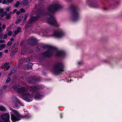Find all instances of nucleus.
I'll return each instance as SVG.
<instances>
[{
    "label": "nucleus",
    "instance_id": "1",
    "mask_svg": "<svg viewBox=\"0 0 122 122\" xmlns=\"http://www.w3.org/2000/svg\"><path fill=\"white\" fill-rule=\"evenodd\" d=\"M61 5L58 3H55L49 6L47 9V15H48L47 21L48 23L55 27H58L60 24L58 23L54 17L53 13L60 9Z\"/></svg>",
    "mask_w": 122,
    "mask_h": 122
},
{
    "label": "nucleus",
    "instance_id": "2",
    "mask_svg": "<svg viewBox=\"0 0 122 122\" xmlns=\"http://www.w3.org/2000/svg\"><path fill=\"white\" fill-rule=\"evenodd\" d=\"M44 48H47L49 49L48 51L45 52L41 54L40 59H41V58L49 56L52 55H54L58 56L64 57L66 55L65 53L62 51H58L55 47L53 46L45 45Z\"/></svg>",
    "mask_w": 122,
    "mask_h": 122
},
{
    "label": "nucleus",
    "instance_id": "3",
    "mask_svg": "<svg viewBox=\"0 0 122 122\" xmlns=\"http://www.w3.org/2000/svg\"><path fill=\"white\" fill-rule=\"evenodd\" d=\"M13 88L19 93L22 94L21 97L23 99L27 102H30L33 100V95L28 92V89L25 87H21L20 86H14Z\"/></svg>",
    "mask_w": 122,
    "mask_h": 122
},
{
    "label": "nucleus",
    "instance_id": "4",
    "mask_svg": "<svg viewBox=\"0 0 122 122\" xmlns=\"http://www.w3.org/2000/svg\"><path fill=\"white\" fill-rule=\"evenodd\" d=\"M11 119L12 122H15L20 120L22 117L19 112L12 108L10 109Z\"/></svg>",
    "mask_w": 122,
    "mask_h": 122
},
{
    "label": "nucleus",
    "instance_id": "5",
    "mask_svg": "<svg viewBox=\"0 0 122 122\" xmlns=\"http://www.w3.org/2000/svg\"><path fill=\"white\" fill-rule=\"evenodd\" d=\"M72 14L71 19L73 22H75L78 20L79 18V13L75 9L73 8L71 10Z\"/></svg>",
    "mask_w": 122,
    "mask_h": 122
},
{
    "label": "nucleus",
    "instance_id": "6",
    "mask_svg": "<svg viewBox=\"0 0 122 122\" xmlns=\"http://www.w3.org/2000/svg\"><path fill=\"white\" fill-rule=\"evenodd\" d=\"M64 65L63 64L59 63L56 64L54 67V71L57 74L60 73L61 71H64Z\"/></svg>",
    "mask_w": 122,
    "mask_h": 122
},
{
    "label": "nucleus",
    "instance_id": "7",
    "mask_svg": "<svg viewBox=\"0 0 122 122\" xmlns=\"http://www.w3.org/2000/svg\"><path fill=\"white\" fill-rule=\"evenodd\" d=\"M65 35V33L62 30L59 29L54 31L53 35L56 37L60 38Z\"/></svg>",
    "mask_w": 122,
    "mask_h": 122
},
{
    "label": "nucleus",
    "instance_id": "8",
    "mask_svg": "<svg viewBox=\"0 0 122 122\" xmlns=\"http://www.w3.org/2000/svg\"><path fill=\"white\" fill-rule=\"evenodd\" d=\"M10 115L8 113H5L0 116V118L5 122H10Z\"/></svg>",
    "mask_w": 122,
    "mask_h": 122
},
{
    "label": "nucleus",
    "instance_id": "9",
    "mask_svg": "<svg viewBox=\"0 0 122 122\" xmlns=\"http://www.w3.org/2000/svg\"><path fill=\"white\" fill-rule=\"evenodd\" d=\"M6 15V18L7 19H9L11 17V14H7L6 12H4L2 9H0V18Z\"/></svg>",
    "mask_w": 122,
    "mask_h": 122
},
{
    "label": "nucleus",
    "instance_id": "10",
    "mask_svg": "<svg viewBox=\"0 0 122 122\" xmlns=\"http://www.w3.org/2000/svg\"><path fill=\"white\" fill-rule=\"evenodd\" d=\"M14 102V104L15 106L17 108H19L18 105H19L22 106H23V104L17 99L15 97L12 98Z\"/></svg>",
    "mask_w": 122,
    "mask_h": 122
},
{
    "label": "nucleus",
    "instance_id": "11",
    "mask_svg": "<svg viewBox=\"0 0 122 122\" xmlns=\"http://www.w3.org/2000/svg\"><path fill=\"white\" fill-rule=\"evenodd\" d=\"M44 87L43 86L41 85L36 86L35 87H32L31 88L30 91H31L32 92H36L37 89H42Z\"/></svg>",
    "mask_w": 122,
    "mask_h": 122
},
{
    "label": "nucleus",
    "instance_id": "12",
    "mask_svg": "<svg viewBox=\"0 0 122 122\" xmlns=\"http://www.w3.org/2000/svg\"><path fill=\"white\" fill-rule=\"evenodd\" d=\"M28 41L30 44L34 45L36 43V40L35 38L32 37L30 38Z\"/></svg>",
    "mask_w": 122,
    "mask_h": 122
},
{
    "label": "nucleus",
    "instance_id": "13",
    "mask_svg": "<svg viewBox=\"0 0 122 122\" xmlns=\"http://www.w3.org/2000/svg\"><path fill=\"white\" fill-rule=\"evenodd\" d=\"M15 30L14 33L13 34V36H14L16 34H18L19 32L20 31L21 29L20 27H15L14 28Z\"/></svg>",
    "mask_w": 122,
    "mask_h": 122
},
{
    "label": "nucleus",
    "instance_id": "14",
    "mask_svg": "<svg viewBox=\"0 0 122 122\" xmlns=\"http://www.w3.org/2000/svg\"><path fill=\"white\" fill-rule=\"evenodd\" d=\"M32 63H29L28 64L25 65L24 66V68L25 69H26L28 70L31 69L32 65Z\"/></svg>",
    "mask_w": 122,
    "mask_h": 122
},
{
    "label": "nucleus",
    "instance_id": "15",
    "mask_svg": "<svg viewBox=\"0 0 122 122\" xmlns=\"http://www.w3.org/2000/svg\"><path fill=\"white\" fill-rule=\"evenodd\" d=\"M37 20V19L35 17H32L30 19L28 23L31 24L33 23Z\"/></svg>",
    "mask_w": 122,
    "mask_h": 122
},
{
    "label": "nucleus",
    "instance_id": "16",
    "mask_svg": "<svg viewBox=\"0 0 122 122\" xmlns=\"http://www.w3.org/2000/svg\"><path fill=\"white\" fill-rule=\"evenodd\" d=\"M14 0H3L2 3L3 4H6L7 5H9L10 3L12 2Z\"/></svg>",
    "mask_w": 122,
    "mask_h": 122
},
{
    "label": "nucleus",
    "instance_id": "17",
    "mask_svg": "<svg viewBox=\"0 0 122 122\" xmlns=\"http://www.w3.org/2000/svg\"><path fill=\"white\" fill-rule=\"evenodd\" d=\"M42 97V96L39 93H37L35 95V98L36 100H38L41 99Z\"/></svg>",
    "mask_w": 122,
    "mask_h": 122
},
{
    "label": "nucleus",
    "instance_id": "18",
    "mask_svg": "<svg viewBox=\"0 0 122 122\" xmlns=\"http://www.w3.org/2000/svg\"><path fill=\"white\" fill-rule=\"evenodd\" d=\"M29 3L27 2H25L24 1H23L20 4L19 6L23 7L24 5H27Z\"/></svg>",
    "mask_w": 122,
    "mask_h": 122
},
{
    "label": "nucleus",
    "instance_id": "19",
    "mask_svg": "<svg viewBox=\"0 0 122 122\" xmlns=\"http://www.w3.org/2000/svg\"><path fill=\"white\" fill-rule=\"evenodd\" d=\"M18 51V49L17 48H15L11 52V56H13L15 54L17 51Z\"/></svg>",
    "mask_w": 122,
    "mask_h": 122
},
{
    "label": "nucleus",
    "instance_id": "20",
    "mask_svg": "<svg viewBox=\"0 0 122 122\" xmlns=\"http://www.w3.org/2000/svg\"><path fill=\"white\" fill-rule=\"evenodd\" d=\"M6 107L2 106H0V111H6Z\"/></svg>",
    "mask_w": 122,
    "mask_h": 122
},
{
    "label": "nucleus",
    "instance_id": "21",
    "mask_svg": "<svg viewBox=\"0 0 122 122\" xmlns=\"http://www.w3.org/2000/svg\"><path fill=\"white\" fill-rule=\"evenodd\" d=\"M24 61L26 62H29V61L32 62L33 61V60L32 58H30L28 59L26 58L25 59Z\"/></svg>",
    "mask_w": 122,
    "mask_h": 122
},
{
    "label": "nucleus",
    "instance_id": "22",
    "mask_svg": "<svg viewBox=\"0 0 122 122\" xmlns=\"http://www.w3.org/2000/svg\"><path fill=\"white\" fill-rule=\"evenodd\" d=\"M20 4L19 2L17 1L16 4L14 6L15 7H17L19 5V6Z\"/></svg>",
    "mask_w": 122,
    "mask_h": 122
},
{
    "label": "nucleus",
    "instance_id": "23",
    "mask_svg": "<svg viewBox=\"0 0 122 122\" xmlns=\"http://www.w3.org/2000/svg\"><path fill=\"white\" fill-rule=\"evenodd\" d=\"M9 64V62H7L6 63H5L4 65H3V66H2L1 67V68H3V67L5 66V65H8Z\"/></svg>",
    "mask_w": 122,
    "mask_h": 122
},
{
    "label": "nucleus",
    "instance_id": "24",
    "mask_svg": "<svg viewBox=\"0 0 122 122\" xmlns=\"http://www.w3.org/2000/svg\"><path fill=\"white\" fill-rule=\"evenodd\" d=\"M28 14H26L25 15L24 17V21H25L26 20V19L28 16Z\"/></svg>",
    "mask_w": 122,
    "mask_h": 122
},
{
    "label": "nucleus",
    "instance_id": "25",
    "mask_svg": "<svg viewBox=\"0 0 122 122\" xmlns=\"http://www.w3.org/2000/svg\"><path fill=\"white\" fill-rule=\"evenodd\" d=\"M5 46V45L4 44H2L0 45V48H2V50L4 48Z\"/></svg>",
    "mask_w": 122,
    "mask_h": 122
},
{
    "label": "nucleus",
    "instance_id": "26",
    "mask_svg": "<svg viewBox=\"0 0 122 122\" xmlns=\"http://www.w3.org/2000/svg\"><path fill=\"white\" fill-rule=\"evenodd\" d=\"M83 63V62L82 61H80L78 62V64L79 66L82 65Z\"/></svg>",
    "mask_w": 122,
    "mask_h": 122
},
{
    "label": "nucleus",
    "instance_id": "27",
    "mask_svg": "<svg viewBox=\"0 0 122 122\" xmlns=\"http://www.w3.org/2000/svg\"><path fill=\"white\" fill-rule=\"evenodd\" d=\"M12 33V32L11 31H9L7 34L9 36H10L11 35Z\"/></svg>",
    "mask_w": 122,
    "mask_h": 122
},
{
    "label": "nucleus",
    "instance_id": "28",
    "mask_svg": "<svg viewBox=\"0 0 122 122\" xmlns=\"http://www.w3.org/2000/svg\"><path fill=\"white\" fill-rule=\"evenodd\" d=\"M11 44L12 42L11 41H9L7 43V45L8 46H9L11 45Z\"/></svg>",
    "mask_w": 122,
    "mask_h": 122
},
{
    "label": "nucleus",
    "instance_id": "29",
    "mask_svg": "<svg viewBox=\"0 0 122 122\" xmlns=\"http://www.w3.org/2000/svg\"><path fill=\"white\" fill-rule=\"evenodd\" d=\"M11 80V79L10 78H7V80L6 81V82L8 83Z\"/></svg>",
    "mask_w": 122,
    "mask_h": 122
},
{
    "label": "nucleus",
    "instance_id": "30",
    "mask_svg": "<svg viewBox=\"0 0 122 122\" xmlns=\"http://www.w3.org/2000/svg\"><path fill=\"white\" fill-rule=\"evenodd\" d=\"M20 11L21 12L23 13L25 12V10L24 9L22 8L20 9Z\"/></svg>",
    "mask_w": 122,
    "mask_h": 122
},
{
    "label": "nucleus",
    "instance_id": "31",
    "mask_svg": "<svg viewBox=\"0 0 122 122\" xmlns=\"http://www.w3.org/2000/svg\"><path fill=\"white\" fill-rule=\"evenodd\" d=\"M9 65L10 64L9 63V64L7 65H6L7 66L6 67V69L7 70H8L10 68V66Z\"/></svg>",
    "mask_w": 122,
    "mask_h": 122
},
{
    "label": "nucleus",
    "instance_id": "32",
    "mask_svg": "<svg viewBox=\"0 0 122 122\" xmlns=\"http://www.w3.org/2000/svg\"><path fill=\"white\" fill-rule=\"evenodd\" d=\"M7 35L5 34L4 35V39H6L7 38Z\"/></svg>",
    "mask_w": 122,
    "mask_h": 122
},
{
    "label": "nucleus",
    "instance_id": "33",
    "mask_svg": "<svg viewBox=\"0 0 122 122\" xmlns=\"http://www.w3.org/2000/svg\"><path fill=\"white\" fill-rule=\"evenodd\" d=\"M5 10L7 11H9L10 10V7H7L6 9Z\"/></svg>",
    "mask_w": 122,
    "mask_h": 122
},
{
    "label": "nucleus",
    "instance_id": "34",
    "mask_svg": "<svg viewBox=\"0 0 122 122\" xmlns=\"http://www.w3.org/2000/svg\"><path fill=\"white\" fill-rule=\"evenodd\" d=\"M88 5H90V6H93V7H95V8H97V7H98V6L97 5V6H94H94H92V5H91L90 4V3H88Z\"/></svg>",
    "mask_w": 122,
    "mask_h": 122
},
{
    "label": "nucleus",
    "instance_id": "35",
    "mask_svg": "<svg viewBox=\"0 0 122 122\" xmlns=\"http://www.w3.org/2000/svg\"><path fill=\"white\" fill-rule=\"evenodd\" d=\"M1 25H2V24H1L0 23V27L1 26ZM2 31H3V30L1 29V27H0V32H2Z\"/></svg>",
    "mask_w": 122,
    "mask_h": 122
},
{
    "label": "nucleus",
    "instance_id": "36",
    "mask_svg": "<svg viewBox=\"0 0 122 122\" xmlns=\"http://www.w3.org/2000/svg\"><path fill=\"white\" fill-rule=\"evenodd\" d=\"M5 25H2V28L3 29H5Z\"/></svg>",
    "mask_w": 122,
    "mask_h": 122
},
{
    "label": "nucleus",
    "instance_id": "37",
    "mask_svg": "<svg viewBox=\"0 0 122 122\" xmlns=\"http://www.w3.org/2000/svg\"><path fill=\"white\" fill-rule=\"evenodd\" d=\"M5 42V41L4 40H0V43H4Z\"/></svg>",
    "mask_w": 122,
    "mask_h": 122
},
{
    "label": "nucleus",
    "instance_id": "38",
    "mask_svg": "<svg viewBox=\"0 0 122 122\" xmlns=\"http://www.w3.org/2000/svg\"><path fill=\"white\" fill-rule=\"evenodd\" d=\"M20 20H17L16 22V23L17 24H18L20 22Z\"/></svg>",
    "mask_w": 122,
    "mask_h": 122
},
{
    "label": "nucleus",
    "instance_id": "39",
    "mask_svg": "<svg viewBox=\"0 0 122 122\" xmlns=\"http://www.w3.org/2000/svg\"><path fill=\"white\" fill-rule=\"evenodd\" d=\"M8 52V50H4V52L5 53H7Z\"/></svg>",
    "mask_w": 122,
    "mask_h": 122
},
{
    "label": "nucleus",
    "instance_id": "40",
    "mask_svg": "<svg viewBox=\"0 0 122 122\" xmlns=\"http://www.w3.org/2000/svg\"><path fill=\"white\" fill-rule=\"evenodd\" d=\"M39 46L37 48H36V50L37 51H39L40 49V48H39Z\"/></svg>",
    "mask_w": 122,
    "mask_h": 122
},
{
    "label": "nucleus",
    "instance_id": "41",
    "mask_svg": "<svg viewBox=\"0 0 122 122\" xmlns=\"http://www.w3.org/2000/svg\"><path fill=\"white\" fill-rule=\"evenodd\" d=\"M20 11H18L16 12V13L17 14H19L20 13Z\"/></svg>",
    "mask_w": 122,
    "mask_h": 122
},
{
    "label": "nucleus",
    "instance_id": "42",
    "mask_svg": "<svg viewBox=\"0 0 122 122\" xmlns=\"http://www.w3.org/2000/svg\"><path fill=\"white\" fill-rule=\"evenodd\" d=\"M17 11V10L16 9H15L14 10V11H13V13H15V12H16Z\"/></svg>",
    "mask_w": 122,
    "mask_h": 122
},
{
    "label": "nucleus",
    "instance_id": "43",
    "mask_svg": "<svg viewBox=\"0 0 122 122\" xmlns=\"http://www.w3.org/2000/svg\"><path fill=\"white\" fill-rule=\"evenodd\" d=\"M2 53L1 52H0V57L2 55Z\"/></svg>",
    "mask_w": 122,
    "mask_h": 122
},
{
    "label": "nucleus",
    "instance_id": "44",
    "mask_svg": "<svg viewBox=\"0 0 122 122\" xmlns=\"http://www.w3.org/2000/svg\"><path fill=\"white\" fill-rule=\"evenodd\" d=\"M2 92V91L1 90H0V95L1 94Z\"/></svg>",
    "mask_w": 122,
    "mask_h": 122
},
{
    "label": "nucleus",
    "instance_id": "45",
    "mask_svg": "<svg viewBox=\"0 0 122 122\" xmlns=\"http://www.w3.org/2000/svg\"><path fill=\"white\" fill-rule=\"evenodd\" d=\"M13 40L14 39L13 38H11L10 39V40L11 41H13Z\"/></svg>",
    "mask_w": 122,
    "mask_h": 122
},
{
    "label": "nucleus",
    "instance_id": "46",
    "mask_svg": "<svg viewBox=\"0 0 122 122\" xmlns=\"http://www.w3.org/2000/svg\"><path fill=\"white\" fill-rule=\"evenodd\" d=\"M39 17H40V16H38H38H37L36 17V18L37 19V20L38 19V18Z\"/></svg>",
    "mask_w": 122,
    "mask_h": 122
},
{
    "label": "nucleus",
    "instance_id": "47",
    "mask_svg": "<svg viewBox=\"0 0 122 122\" xmlns=\"http://www.w3.org/2000/svg\"><path fill=\"white\" fill-rule=\"evenodd\" d=\"M2 2V1L1 0H0V3Z\"/></svg>",
    "mask_w": 122,
    "mask_h": 122
},
{
    "label": "nucleus",
    "instance_id": "48",
    "mask_svg": "<svg viewBox=\"0 0 122 122\" xmlns=\"http://www.w3.org/2000/svg\"><path fill=\"white\" fill-rule=\"evenodd\" d=\"M42 13V12H41V13H40V15H41V14ZM40 15V14H39V15Z\"/></svg>",
    "mask_w": 122,
    "mask_h": 122
},
{
    "label": "nucleus",
    "instance_id": "49",
    "mask_svg": "<svg viewBox=\"0 0 122 122\" xmlns=\"http://www.w3.org/2000/svg\"><path fill=\"white\" fill-rule=\"evenodd\" d=\"M0 122H3L1 119H0Z\"/></svg>",
    "mask_w": 122,
    "mask_h": 122
},
{
    "label": "nucleus",
    "instance_id": "50",
    "mask_svg": "<svg viewBox=\"0 0 122 122\" xmlns=\"http://www.w3.org/2000/svg\"><path fill=\"white\" fill-rule=\"evenodd\" d=\"M14 72L15 71V70H14Z\"/></svg>",
    "mask_w": 122,
    "mask_h": 122
},
{
    "label": "nucleus",
    "instance_id": "51",
    "mask_svg": "<svg viewBox=\"0 0 122 122\" xmlns=\"http://www.w3.org/2000/svg\"><path fill=\"white\" fill-rule=\"evenodd\" d=\"M106 8H105V10H106Z\"/></svg>",
    "mask_w": 122,
    "mask_h": 122
},
{
    "label": "nucleus",
    "instance_id": "52",
    "mask_svg": "<svg viewBox=\"0 0 122 122\" xmlns=\"http://www.w3.org/2000/svg\"><path fill=\"white\" fill-rule=\"evenodd\" d=\"M11 72H13L12 71H11Z\"/></svg>",
    "mask_w": 122,
    "mask_h": 122
}]
</instances>
